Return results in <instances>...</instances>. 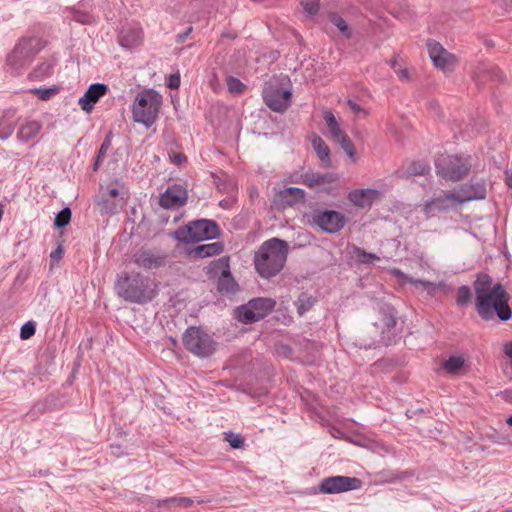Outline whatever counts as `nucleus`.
I'll return each instance as SVG.
<instances>
[{"label": "nucleus", "instance_id": "2f4dec72", "mask_svg": "<svg viewBox=\"0 0 512 512\" xmlns=\"http://www.w3.org/2000/svg\"><path fill=\"white\" fill-rule=\"evenodd\" d=\"M71 220V210L69 208H64L61 210L55 217L54 224L58 228L65 227L69 224Z\"/></svg>", "mask_w": 512, "mask_h": 512}, {"label": "nucleus", "instance_id": "9d476101", "mask_svg": "<svg viewBox=\"0 0 512 512\" xmlns=\"http://www.w3.org/2000/svg\"><path fill=\"white\" fill-rule=\"evenodd\" d=\"M322 116L333 140L341 146L343 151L353 162H356L357 154L355 146L346 132L341 128L333 112L329 109H325L322 111Z\"/></svg>", "mask_w": 512, "mask_h": 512}, {"label": "nucleus", "instance_id": "79ce46f5", "mask_svg": "<svg viewBox=\"0 0 512 512\" xmlns=\"http://www.w3.org/2000/svg\"><path fill=\"white\" fill-rule=\"evenodd\" d=\"M338 180V177L333 173L319 174L320 186L333 183Z\"/></svg>", "mask_w": 512, "mask_h": 512}, {"label": "nucleus", "instance_id": "4c0bfd02", "mask_svg": "<svg viewBox=\"0 0 512 512\" xmlns=\"http://www.w3.org/2000/svg\"><path fill=\"white\" fill-rule=\"evenodd\" d=\"M391 67L394 69L398 78L402 81H409L411 79L409 70L407 68L397 67V59L391 61Z\"/></svg>", "mask_w": 512, "mask_h": 512}, {"label": "nucleus", "instance_id": "c85d7f7f", "mask_svg": "<svg viewBox=\"0 0 512 512\" xmlns=\"http://www.w3.org/2000/svg\"><path fill=\"white\" fill-rule=\"evenodd\" d=\"M193 503L194 501L190 497H171L156 501L158 507L162 505L174 504L179 507L188 508L191 507Z\"/></svg>", "mask_w": 512, "mask_h": 512}, {"label": "nucleus", "instance_id": "0eeeda50", "mask_svg": "<svg viewBox=\"0 0 512 512\" xmlns=\"http://www.w3.org/2000/svg\"><path fill=\"white\" fill-rule=\"evenodd\" d=\"M129 198V190L126 185L113 180L106 186H101L96 206L103 214H116L122 209Z\"/></svg>", "mask_w": 512, "mask_h": 512}, {"label": "nucleus", "instance_id": "9b49d317", "mask_svg": "<svg viewBox=\"0 0 512 512\" xmlns=\"http://www.w3.org/2000/svg\"><path fill=\"white\" fill-rule=\"evenodd\" d=\"M36 43L37 40L33 38L21 39L8 55L6 60L7 66L12 70L17 71L29 64L39 51V49L36 48Z\"/></svg>", "mask_w": 512, "mask_h": 512}, {"label": "nucleus", "instance_id": "a18cd8bd", "mask_svg": "<svg viewBox=\"0 0 512 512\" xmlns=\"http://www.w3.org/2000/svg\"><path fill=\"white\" fill-rule=\"evenodd\" d=\"M180 86V75L171 74L168 79V87L171 89H177Z\"/></svg>", "mask_w": 512, "mask_h": 512}, {"label": "nucleus", "instance_id": "423d86ee", "mask_svg": "<svg viewBox=\"0 0 512 512\" xmlns=\"http://www.w3.org/2000/svg\"><path fill=\"white\" fill-rule=\"evenodd\" d=\"M265 104L275 112L288 109L292 97V87L288 76H281L266 82L263 89Z\"/></svg>", "mask_w": 512, "mask_h": 512}, {"label": "nucleus", "instance_id": "b1692460", "mask_svg": "<svg viewBox=\"0 0 512 512\" xmlns=\"http://www.w3.org/2000/svg\"><path fill=\"white\" fill-rule=\"evenodd\" d=\"M224 267L222 270L221 276L218 280V290L221 293H233L236 291L237 284L231 276L229 266L224 262L219 263Z\"/></svg>", "mask_w": 512, "mask_h": 512}, {"label": "nucleus", "instance_id": "4be33fe9", "mask_svg": "<svg viewBox=\"0 0 512 512\" xmlns=\"http://www.w3.org/2000/svg\"><path fill=\"white\" fill-rule=\"evenodd\" d=\"M468 359L463 354H452L441 364V370L449 376L464 375L468 370Z\"/></svg>", "mask_w": 512, "mask_h": 512}, {"label": "nucleus", "instance_id": "864d4df0", "mask_svg": "<svg viewBox=\"0 0 512 512\" xmlns=\"http://www.w3.org/2000/svg\"><path fill=\"white\" fill-rule=\"evenodd\" d=\"M504 352L510 358V360L512 361V342H509V343L505 344Z\"/></svg>", "mask_w": 512, "mask_h": 512}, {"label": "nucleus", "instance_id": "c9c22d12", "mask_svg": "<svg viewBox=\"0 0 512 512\" xmlns=\"http://www.w3.org/2000/svg\"><path fill=\"white\" fill-rule=\"evenodd\" d=\"M301 182L309 188L320 187L319 173H306L302 175Z\"/></svg>", "mask_w": 512, "mask_h": 512}, {"label": "nucleus", "instance_id": "c03bdc74", "mask_svg": "<svg viewBox=\"0 0 512 512\" xmlns=\"http://www.w3.org/2000/svg\"><path fill=\"white\" fill-rule=\"evenodd\" d=\"M413 475L414 474H413L412 471L398 472V473L393 475V477L389 480V482H393V481H396V480L402 481V480H405L407 478H411Z\"/></svg>", "mask_w": 512, "mask_h": 512}, {"label": "nucleus", "instance_id": "ea45409f", "mask_svg": "<svg viewBox=\"0 0 512 512\" xmlns=\"http://www.w3.org/2000/svg\"><path fill=\"white\" fill-rule=\"evenodd\" d=\"M57 90L54 88L50 89H32L31 93L38 95L41 100H49L54 94H56Z\"/></svg>", "mask_w": 512, "mask_h": 512}, {"label": "nucleus", "instance_id": "cd10ccee", "mask_svg": "<svg viewBox=\"0 0 512 512\" xmlns=\"http://www.w3.org/2000/svg\"><path fill=\"white\" fill-rule=\"evenodd\" d=\"M391 272L401 282H409L415 286H422L424 289L428 290L429 293H433L435 291L436 285L432 282L411 278V277L407 276L406 274H404L399 269H393Z\"/></svg>", "mask_w": 512, "mask_h": 512}, {"label": "nucleus", "instance_id": "de8ad7c7", "mask_svg": "<svg viewBox=\"0 0 512 512\" xmlns=\"http://www.w3.org/2000/svg\"><path fill=\"white\" fill-rule=\"evenodd\" d=\"M63 254V249L61 246H58L54 251L51 252L50 257L54 261H58L61 259Z\"/></svg>", "mask_w": 512, "mask_h": 512}, {"label": "nucleus", "instance_id": "5701e85b", "mask_svg": "<svg viewBox=\"0 0 512 512\" xmlns=\"http://www.w3.org/2000/svg\"><path fill=\"white\" fill-rule=\"evenodd\" d=\"M310 139H311V145H312L314 151L316 152L318 158L322 161V163L326 167H329L331 165L329 147L326 145L324 140L316 134H313Z\"/></svg>", "mask_w": 512, "mask_h": 512}, {"label": "nucleus", "instance_id": "7c9ffc66", "mask_svg": "<svg viewBox=\"0 0 512 512\" xmlns=\"http://www.w3.org/2000/svg\"><path fill=\"white\" fill-rule=\"evenodd\" d=\"M226 82L229 92L235 95L242 94L246 88L239 79L232 76L228 77Z\"/></svg>", "mask_w": 512, "mask_h": 512}, {"label": "nucleus", "instance_id": "412c9836", "mask_svg": "<svg viewBox=\"0 0 512 512\" xmlns=\"http://www.w3.org/2000/svg\"><path fill=\"white\" fill-rule=\"evenodd\" d=\"M108 92V86L102 83H95L89 86L85 94L79 99V106L82 110L90 112L101 97Z\"/></svg>", "mask_w": 512, "mask_h": 512}, {"label": "nucleus", "instance_id": "aec40b11", "mask_svg": "<svg viewBox=\"0 0 512 512\" xmlns=\"http://www.w3.org/2000/svg\"><path fill=\"white\" fill-rule=\"evenodd\" d=\"M187 192L181 185H173L160 197V205L165 209L178 208L185 204Z\"/></svg>", "mask_w": 512, "mask_h": 512}, {"label": "nucleus", "instance_id": "c756f323", "mask_svg": "<svg viewBox=\"0 0 512 512\" xmlns=\"http://www.w3.org/2000/svg\"><path fill=\"white\" fill-rule=\"evenodd\" d=\"M224 440L229 443L233 449H241L244 447V439L240 434L231 431L224 433Z\"/></svg>", "mask_w": 512, "mask_h": 512}, {"label": "nucleus", "instance_id": "4468645a", "mask_svg": "<svg viewBox=\"0 0 512 512\" xmlns=\"http://www.w3.org/2000/svg\"><path fill=\"white\" fill-rule=\"evenodd\" d=\"M427 49L429 57L437 69L444 73H450L455 70L459 62L456 55L446 50L436 41H428Z\"/></svg>", "mask_w": 512, "mask_h": 512}, {"label": "nucleus", "instance_id": "bb28decb", "mask_svg": "<svg viewBox=\"0 0 512 512\" xmlns=\"http://www.w3.org/2000/svg\"><path fill=\"white\" fill-rule=\"evenodd\" d=\"M41 130V124L37 121H28L21 125L17 137L23 141L35 138Z\"/></svg>", "mask_w": 512, "mask_h": 512}, {"label": "nucleus", "instance_id": "f03ea898", "mask_svg": "<svg viewBox=\"0 0 512 512\" xmlns=\"http://www.w3.org/2000/svg\"><path fill=\"white\" fill-rule=\"evenodd\" d=\"M485 188L481 185H462L452 191L443 192L442 195L426 201L422 205V212L425 218L435 217L439 213L448 212L459 205L475 200L485 198Z\"/></svg>", "mask_w": 512, "mask_h": 512}, {"label": "nucleus", "instance_id": "f257e3e1", "mask_svg": "<svg viewBox=\"0 0 512 512\" xmlns=\"http://www.w3.org/2000/svg\"><path fill=\"white\" fill-rule=\"evenodd\" d=\"M474 288L476 310L483 319L489 320L495 313L504 321L511 318L510 296L501 284L491 286V279L485 275L477 278Z\"/></svg>", "mask_w": 512, "mask_h": 512}, {"label": "nucleus", "instance_id": "6e6552de", "mask_svg": "<svg viewBox=\"0 0 512 512\" xmlns=\"http://www.w3.org/2000/svg\"><path fill=\"white\" fill-rule=\"evenodd\" d=\"M185 348L198 357H208L215 351L212 337L199 327H189L183 335Z\"/></svg>", "mask_w": 512, "mask_h": 512}, {"label": "nucleus", "instance_id": "5fc2aeb1", "mask_svg": "<svg viewBox=\"0 0 512 512\" xmlns=\"http://www.w3.org/2000/svg\"><path fill=\"white\" fill-rule=\"evenodd\" d=\"M503 395L507 400L512 402V391L507 390L503 393Z\"/></svg>", "mask_w": 512, "mask_h": 512}, {"label": "nucleus", "instance_id": "ddd939ff", "mask_svg": "<svg viewBox=\"0 0 512 512\" xmlns=\"http://www.w3.org/2000/svg\"><path fill=\"white\" fill-rule=\"evenodd\" d=\"M361 486L362 481L359 478L338 475L323 478L318 489L323 494H338L360 489Z\"/></svg>", "mask_w": 512, "mask_h": 512}, {"label": "nucleus", "instance_id": "bf43d9fd", "mask_svg": "<svg viewBox=\"0 0 512 512\" xmlns=\"http://www.w3.org/2000/svg\"><path fill=\"white\" fill-rule=\"evenodd\" d=\"M510 2L512 3V0H510Z\"/></svg>", "mask_w": 512, "mask_h": 512}, {"label": "nucleus", "instance_id": "1a4fd4ad", "mask_svg": "<svg viewBox=\"0 0 512 512\" xmlns=\"http://www.w3.org/2000/svg\"><path fill=\"white\" fill-rule=\"evenodd\" d=\"M218 235V226L210 220H197L176 231V237L184 242L212 239Z\"/></svg>", "mask_w": 512, "mask_h": 512}, {"label": "nucleus", "instance_id": "39448f33", "mask_svg": "<svg viewBox=\"0 0 512 512\" xmlns=\"http://www.w3.org/2000/svg\"><path fill=\"white\" fill-rule=\"evenodd\" d=\"M162 96L153 89H145L137 94L132 105V118L135 122L151 127L159 114Z\"/></svg>", "mask_w": 512, "mask_h": 512}, {"label": "nucleus", "instance_id": "dca6fc26", "mask_svg": "<svg viewBox=\"0 0 512 512\" xmlns=\"http://www.w3.org/2000/svg\"><path fill=\"white\" fill-rule=\"evenodd\" d=\"M438 173L452 181H458L462 179L469 171L470 164L469 159L466 157H458L453 156L450 157V161L448 166H442V164H437Z\"/></svg>", "mask_w": 512, "mask_h": 512}, {"label": "nucleus", "instance_id": "a211bd4d", "mask_svg": "<svg viewBox=\"0 0 512 512\" xmlns=\"http://www.w3.org/2000/svg\"><path fill=\"white\" fill-rule=\"evenodd\" d=\"M305 191L297 187H288L278 191L273 198V205L278 209H285L301 203L305 199Z\"/></svg>", "mask_w": 512, "mask_h": 512}, {"label": "nucleus", "instance_id": "20e7f679", "mask_svg": "<svg viewBox=\"0 0 512 512\" xmlns=\"http://www.w3.org/2000/svg\"><path fill=\"white\" fill-rule=\"evenodd\" d=\"M115 290L119 297L137 304L150 302L157 295L156 284L140 274L134 277H130L127 273L119 275Z\"/></svg>", "mask_w": 512, "mask_h": 512}, {"label": "nucleus", "instance_id": "a19ab883", "mask_svg": "<svg viewBox=\"0 0 512 512\" xmlns=\"http://www.w3.org/2000/svg\"><path fill=\"white\" fill-rule=\"evenodd\" d=\"M357 257L359 258L360 262L362 263H370L373 260H378L379 257L375 254L366 253L363 250L357 249Z\"/></svg>", "mask_w": 512, "mask_h": 512}, {"label": "nucleus", "instance_id": "4d7b16f0", "mask_svg": "<svg viewBox=\"0 0 512 512\" xmlns=\"http://www.w3.org/2000/svg\"><path fill=\"white\" fill-rule=\"evenodd\" d=\"M507 424L512 427V418H507Z\"/></svg>", "mask_w": 512, "mask_h": 512}, {"label": "nucleus", "instance_id": "49530a36", "mask_svg": "<svg viewBox=\"0 0 512 512\" xmlns=\"http://www.w3.org/2000/svg\"><path fill=\"white\" fill-rule=\"evenodd\" d=\"M347 105L356 115H360L361 113H363V115L365 116L367 114L366 111L360 105H358L356 102L352 100H348Z\"/></svg>", "mask_w": 512, "mask_h": 512}, {"label": "nucleus", "instance_id": "09e8293b", "mask_svg": "<svg viewBox=\"0 0 512 512\" xmlns=\"http://www.w3.org/2000/svg\"><path fill=\"white\" fill-rule=\"evenodd\" d=\"M413 167H414L413 173L418 174V175L425 174L426 171L428 170V167L425 165H422V164H417V165L414 164Z\"/></svg>", "mask_w": 512, "mask_h": 512}, {"label": "nucleus", "instance_id": "e433bc0d", "mask_svg": "<svg viewBox=\"0 0 512 512\" xmlns=\"http://www.w3.org/2000/svg\"><path fill=\"white\" fill-rule=\"evenodd\" d=\"M36 331V324L33 321L26 322L20 330V337L22 340H27L31 338Z\"/></svg>", "mask_w": 512, "mask_h": 512}, {"label": "nucleus", "instance_id": "2eb2a0df", "mask_svg": "<svg viewBox=\"0 0 512 512\" xmlns=\"http://www.w3.org/2000/svg\"><path fill=\"white\" fill-rule=\"evenodd\" d=\"M313 222L322 231L327 233L339 232L346 224V217L335 210H322L315 212Z\"/></svg>", "mask_w": 512, "mask_h": 512}, {"label": "nucleus", "instance_id": "58836bf2", "mask_svg": "<svg viewBox=\"0 0 512 512\" xmlns=\"http://www.w3.org/2000/svg\"><path fill=\"white\" fill-rule=\"evenodd\" d=\"M301 4L304 10L310 15L316 14L319 10L318 0H302Z\"/></svg>", "mask_w": 512, "mask_h": 512}, {"label": "nucleus", "instance_id": "6ab92c4d", "mask_svg": "<svg viewBox=\"0 0 512 512\" xmlns=\"http://www.w3.org/2000/svg\"><path fill=\"white\" fill-rule=\"evenodd\" d=\"M348 200L355 206L359 208L370 207L375 201H378L382 198V192L373 189H354L349 192Z\"/></svg>", "mask_w": 512, "mask_h": 512}, {"label": "nucleus", "instance_id": "473e14b6", "mask_svg": "<svg viewBox=\"0 0 512 512\" xmlns=\"http://www.w3.org/2000/svg\"><path fill=\"white\" fill-rule=\"evenodd\" d=\"M14 132V123L8 119H1L0 121V139L5 140L9 138Z\"/></svg>", "mask_w": 512, "mask_h": 512}, {"label": "nucleus", "instance_id": "3c124183", "mask_svg": "<svg viewBox=\"0 0 512 512\" xmlns=\"http://www.w3.org/2000/svg\"><path fill=\"white\" fill-rule=\"evenodd\" d=\"M504 181L506 185L512 189V170H507L505 172V178Z\"/></svg>", "mask_w": 512, "mask_h": 512}, {"label": "nucleus", "instance_id": "37998d69", "mask_svg": "<svg viewBox=\"0 0 512 512\" xmlns=\"http://www.w3.org/2000/svg\"><path fill=\"white\" fill-rule=\"evenodd\" d=\"M169 157L171 161L176 165H182L184 162H186V156L179 152L173 151L169 154Z\"/></svg>", "mask_w": 512, "mask_h": 512}, {"label": "nucleus", "instance_id": "a878e982", "mask_svg": "<svg viewBox=\"0 0 512 512\" xmlns=\"http://www.w3.org/2000/svg\"><path fill=\"white\" fill-rule=\"evenodd\" d=\"M223 246L219 242H213L209 244L198 245L192 250V254L195 257L205 258L214 255H218L222 252Z\"/></svg>", "mask_w": 512, "mask_h": 512}, {"label": "nucleus", "instance_id": "393cba45", "mask_svg": "<svg viewBox=\"0 0 512 512\" xmlns=\"http://www.w3.org/2000/svg\"><path fill=\"white\" fill-rule=\"evenodd\" d=\"M142 30L139 27L126 29L121 32L120 44L124 47H133L142 40Z\"/></svg>", "mask_w": 512, "mask_h": 512}, {"label": "nucleus", "instance_id": "f8f14e48", "mask_svg": "<svg viewBox=\"0 0 512 512\" xmlns=\"http://www.w3.org/2000/svg\"><path fill=\"white\" fill-rule=\"evenodd\" d=\"M275 306L270 298H256L237 310V318L244 323H252L265 317Z\"/></svg>", "mask_w": 512, "mask_h": 512}, {"label": "nucleus", "instance_id": "6e6d98bb", "mask_svg": "<svg viewBox=\"0 0 512 512\" xmlns=\"http://www.w3.org/2000/svg\"><path fill=\"white\" fill-rule=\"evenodd\" d=\"M111 449H112V454L115 455V456H119L120 453H119V447H113L111 446Z\"/></svg>", "mask_w": 512, "mask_h": 512}, {"label": "nucleus", "instance_id": "f3484780", "mask_svg": "<svg viewBox=\"0 0 512 512\" xmlns=\"http://www.w3.org/2000/svg\"><path fill=\"white\" fill-rule=\"evenodd\" d=\"M134 263L143 269H156L166 263V256L158 251L141 248L133 255Z\"/></svg>", "mask_w": 512, "mask_h": 512}, {"label": "nucleus", "instance_id": "13d9d810", "mask_svg": "<svg viewBox=\"0 0 512 512\" xmlns=\"http://www.w3.org/2000/svg\"><path fill=\"white\" fill-rule=\"evenodd\" d=\"M98 161L95 163L94 170H97Z\"/></svg>", "mask_w": 512, "mask_h": 512}, {"label": "nucleus", "instance_id": "7ed1b4c3", "mask_svg": "<svg viewBox=\"0 0 512 512\" xmlns=\"http://www.w3.org/2000/svg\"><path fill=\"white\" fill-rule=\"evenodd\" d=\"M288 254V245L285 241L272 238L265 241L254 256L255 269L263 278L277 275L284 267Z\"/></svg>", "mask_w": 512, "mask_h": 512}, {"label": "nucleus", "instance_id": "72a5a7b5", "mask_svg": "<svg viewBox=\"0 0 512 512\" xmlns=\"http://www.w3.org/2000/svg\"><path fill=\"white\" fill-rule=\"evenodd\" d=\"M330 21L339 29V31L341 33H343L346 37H350L351 36V31H350V28L348 26V24L346 23V21L337 16V15H331L330 16Z\"/></svg>", "mask_w": 512, "mask_h": 512}, {"label": "nucleus", "instance_id": "603ef678", "mask_svg": "<svg viewBox=\"0 0 512 512\" xmlns=\"http://www.w3.org/2000/svg\"><path fill=\"white\" fill-rule=\"evenodd\" d=\"M75 20L78 22H81L83 24L90 23V16L89 15H77L75 16Z\"/></svg>", "mask_w": 512, "mask_h": 512}, {"label": "nucleus", "instance_id": "f704fd0d", "mask_svg": "<svg viewBox=\"0 0 512 512\" xmlns=\"http://www.w3.org/2000/svg\"><path fill=\"white\" fill-rule=\"evenodd\" d=\"M471 300V291L467 286H461L457 290L456 301L459 305H465Z\"/></svg>", "mask_w": 512, "mask_h": 512}, {"label": "nucleus", "instance_id": "8fccbe9b", "mask_svg": "<svg viewBox=\"0 0 512 512\" xmlns=\"http://www.w3.org/2000/svg\"><path fill=\"white\" fill-rule=\"evenodd\" d=\"M109 146H110V140H109V138H106L100 147L98 159L104 154V152L109 148Z\"/></svg>", "mask_w": 512, "mask_h": 512}]
</instances>
